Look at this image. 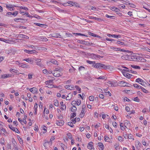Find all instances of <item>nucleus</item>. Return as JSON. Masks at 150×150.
<instances>
[{
  "instance_id": "f8f14e48",
  "label": "nucleus",
  "mask_w": 150,
  "mask_h": 150,
  "mask_svg": "<svg viewBox=\"0 0 150 150\" xmlns=\"http://www.w3.org/2000/svg\"><path fill=\"white\" fill-rule=\"evenodd\" d=\"M29 91L33 93H37L38 92V89L35 87H33L29 89Z\"/></svg>"
},
{
  "instance_id": "2f4dec72",
  "label": "nucleus",
  "mask_w": 150,
  "mask_h": 150,
  "mask_svg": "<svg viewBox=\"0 0 150 150\" xmlns=\"http://www.w3.org/2000/svg\"><path fill=\"white\" fill-rule=\"evenodd\" d=\"M77 42L78 43L85 44V45H86V43H85V42L83 40H78Z\"/></svg>"
},
{
  "instance_id": "8fccbe9b",
  "label": "nucleus",
  "mask_w": 150,
  "mask_h": 150,
  "mask_svg": "<svg viewBox=\"0 0 150 150\" xmlns=\"http://www.w3.org/2000/svg\"><path fill=\"white\" fill-rule=\"evenodd\" d=\"M94 98L93 96H90L89 97V99L90 101H93L94 100Z\"/></svg>"
},
{
  "instance_id": "6e6d98bb",
  "label": "nucleus",
  "mask_w": 150,
  "mask_h": 150,
  "mask_svg": "<svg viewBox=\"0 0 150 150\" xmlns=\"http://www.w3.org/2000/svg\"><path fill=\"white\" fill-rule=\"evenodd\" d=\"M18 11H14L13 13H12V15L14 16H16L18 14Z\"/></svg>"
},
{
  "instance_id": "49530a36",
  "label": "nucleus",
  "mask_w": 150,
  "mask_h": 150,
  "mask_svg": "<svg viewBox=\"0 0 150 150\" xmlns=\"http://www.w3.org/2000/svg\"><path fill=\"white\" fill-rule=\"evenodd\" d=\"M75 70V69L74 67H73V69H70L69 70V71L70 73H74V71Z\"/></svg>"
},
{
  "instance_id": "e2e57ef3",
  "label": "nucleus",
  "mask_w": 150,
  "mask_h": 150,
  "mask_svg": "<svg viewBox=\"0 0 150 150\" xmlns=\"http://www.w3.org/2000/svg\"><path fill=\"white\" fill-rule=\"evenodd\" d=\"M7 148L8 149H11V146L10 144H8L7 145Z\"/></svg>"
},
{
  "instance_id": "2eb2a0df",
  "label": "nucleus",
  "mask_w": 150,
  "mask_h": 150,
  "mask_svg": "<svg viewBox=\"0 0 150 150\" xmlns=\"http://www.w3.org/2000/svg\"><path fill=\"white\" fill-rule=\"evenodd\" d=\"M60 104L61 106H62L61 108H60L62 110H65L66 108V106L65 104H64L63 102H61L60 103Z\"/></svg>"
},
{
  "instance_id": "13d9d810",
  "label": "nucleus",
  "mask_w": 150,
  "mask_h": 150,
  "mask_svg": "<svg viewBox=\"0 0 150 150\" xmlns=\"http://www.w3.org/2000/svg\"><path fill=\"white\" fill-rule=\"evenodd\" d=\"M133 136L131 134L129 135L128 136V138L129 139H132V140H134V139L133 138Z\"/></svg>"
},
{
  "instance_id": "7ed1b4c3",
  "label": "nucleus",
  "mask_w": 150,
  "mask_h": 150,
  "mask_svg": "<svg viewBox=\"0 0 150 150\" xmlns=\"http://www.w3.org/2000/svg\"><path fill=\"white\" fill-rule=\"evenodd\" d=\"M127 84H129V83L124 81H120L117 83V85L122 87L129 86L128 85H127Z\"/></svg>"
},
{
  "instance_id": "4c0bfd02",
  "label": "nucleus",
  "mask_w": 150,
  "mask_h": 150,
  "mask_svg": "<svg viewBox=\"0 0 150 150\" xmlns=\"http://www.w3.org/2000/svg\"><path fill=\"white\" fill-rule=\"evenodd\" d=\"M53 83V81L52 80H49L48 81H46V83L47 85L48 84H49V83H50V84H52Z\"/></svg>"
},
{
  "instance_id": "c9c22d12",
  "label": "nucleus",
  "mask_w": 150,
  "mask_h": 150,
  "mask_svg": "<svg viewBox=\"0 0 150 150\" xmlns=\"http://www.w3.org/2000/svg\"><path fill=\"white\" fill-rule=\"evenodd\" d=\"M76 110H77V108L74 106H73L71 108V111H72V112L75 111Z\"/></svg>"
},
{
  "instance_id": "79ce46f5",
  "label": "nucleus",
  "mask_w": 150,
  "mask_h": 150,
  "mask_svg": "<svg viewBox=\"0 0 150 150\" xmlns=\"http://www.w3.org/2000/svg\"><path fill=\"white\" fill-rule=\"evenodd\" d=\"M90 57L96 59V58L97 55L96 54H91L90 55Z\"/></svg>"
},
{
  "instance_id": "dca6fc26",
  "label": "nucleus",
  "mask_w": 150,
  "mask_h": 150,
  "mask_svg": "<svg viewBox=\"0 0 150 150\" xmlns=\"http://www.w3.org/2000/svg\"><path fill=\"white\" fill-rule=\"evenodd\" d=\"M10 76L11 75L9 74H5L2 75L1 77H0V78L1 79H4Z\"/></svg>"
},
{
  "instance_id": "4be33fe9",
  "label": "nucleus",
  "mask_w": 150,
  "mask_h": 150,
  "mask_svg": "<svg viewBox=\"0 0 150 150\" xmlns=\"http://www.w3.org/2000/svg\"><path fill=\"white\" fill-rule=\"evenodd\" d=\"M54 68L55 69L54 70L59 71L61 72L63 71V69L62 68L58 66H55Z\"/></svg>"
},
{
  "instance_id": "f3484780",
  "label": "nucleus",
  "mask_w": 150,
  "mask_h": 150,
  "mask_svg": "<svg viewBox=\"0 0 150 150\" xmlns=\"http://www.w3.org/2000/svg\"><path fill=\"white\" fill-rule=\"evenodd\" d=\"M35 24L36 25L42 28H46V27L47 26V25H46L42 24L39 23H35Z\"/></svg>"
},
{
  "instance_id": "864d4df0",
  "label": "nucleus",
  "mask_w": 150,
  "mask_h": 150,
  "mask_svg": "<svg viewBox=\"0 0 150 150\" xmlns=\"http://www.w3.org/2000/svg\"><path fill=\"white\" fill-rule=\"evenodd\" d=\"M12 142L13 143V146H16L17 143L14 139H13L12 140Z\"/></svg>"
},
{
  "instance_id": "aec40b11",
  "label": "nucleus",
  "mask_w": 150,
  "mask_h": 150,
  "mask_svg": "<svg viewBox=\"0 0 150 150\" xmlns=\"http://www.w3.org/2000/svg\"><path fill=\"white\" fill-rule=\"evenodd\" d=\"M6 7L9 9L11 11L14 10V9L13 8V6L12 5L6 4Z\"/></svg>"
},
{
  "instance_id": "393cba45",
  "label": "nucleus",
  "mask_w": 150,
  "mask_h": 150,
  "mask_svg": "<svg viewBox=\"0 0 150 150\" xmlns=\"http://www.w3.org/2000/svg\"><path fill=\"white\" fill-rule=\"evenodd\" d=\"M98 145L99 146L100 148L101 149V150H103L104 148V146L102 143L99 142L98 143Z\"/></svg>"
},
{
  "instance_id": "9b49d317",
  "label": "nucleus",
  "mask_w": 150,
  "mask_h": 150,
  "mask_svg": "<svg viewBox=\"0 0 150 150\" xmlns=\"http://www.w3.org/2000/svg\"><path fill=\"white\" fill-rule=\"evenodd\" d=\"M85 109H84V108H82L81 113L80 114V117L81 118H83L85 115Z\"/></svg>"
},
{
  "instance_id": "c03bdc74",
  "label": "nucleus",
  "mask_w": 150,
  "mask_h": 150,
  "mask_svg": "<svg viewBox=\"0 0 150 150\" xmlns=\"http://www.w3.org/2000/svg\"><path fill=\"white\" fill-rule=\"evenodd\" d=\"M55 139L54 137V136H52L50 139L49 142V143H50V145L52 144V141L54 140Z\"/></svg>"
},
{
  "instance_id": "de8ad7c7",
  "label": "nucleus",
  "mask_w": 150,
  "mask_h": 150,
  "mask_svg": "<svg viewBox=\"0 0 150 150\" xmlns=\"http://www.w3.org/2000/svg\"><path fill=\"white\" fill-rule=\"evenodd\" d=\"M19 7L20 9H23L25 10H28V8L26 7H23L22 6H21Z\"/></svg>"
},
{
  "instance_id": "20e7f679",
  "label": "nucleus",
  "mask_w": 150,
  "mask_h": 150,
  "mask_svg": "<svg viewBox=\"0 0 150 150\" xmlns=\"http://www.w3.org/2000/svg\"><path fill=\"white\" fill-rule=\"evenodd\" d=\"M41 59H37L35 60V63L37 65L41 67H43L44 65L41 62Z\"/></svg>"
},
{
  "instance_id": "9d476101",
  "label": "nucleus",
  "mask_w": 150,
  "mask_h": 150,
  "mask_svg": "<svg viewBox=\"0 0 150 150\" xmlns=\"http://www.w3.org/2000/svg\"><path fill=\"white\" fill-rule=\"evenodd\" d=\"M122 73L123 75L126 77L127 78H129L131 77V76H132V75L129 74L128 73L126 72L125 71H122Z\"/></svg>"
},
{
  "instance_id": "72a5a7b5",
  "label": "nucleus",
  "mask_w": 150,
  "mask_h": 150,
  "mask_svg": "<svg viewBox=\"0 0 150 150\" xmlns=\"http://www.w3.org/2000/svg\"><path fill=\"white\" fill-rule=\"evenodd\" d=\"M79 71H84L85 70V68L83 66H80L79 68Z\"/></svg>"
},
{
  "instance_id": "6e6552de",
  "label": "nucleus",
  "mask_w": 150,
  "mask_h": 150,
  "mask_svg": "<svg viewBox=\"0 0 150 150\" xmlns=\"http://www.w3.org/2000/svg\"><path fill=\"white\" fill-rule=\"evenodd\" d=\"M24 51L25 52L28 53V54H32L33 53H36L37 52L34 50H24Z\"/></svg>"
},
{
  "instance_id": "4468645a",
  "label": "nucleus",
  "mask_w": 150,
  "mask_h": 150,
  "mask_svg": "<svg viewBox=\"0 0 150 150\" xmlns=\"http://www.w3.org/2000/svg\"><path fill=\"white\" fill-rule=\"evenodd\" d=\"M64 123V122L62 120L57 121L56 122V124L58 126H62L63 125Z\"/></svg>"
},
{
  "instance_id": "ea45409f",
  "label": "nucleus",
  "mask_w": 150,
  "mask_h": 150,
  "mask_svg": "<svg viewBox=\"0 0 150 150\" xmlns=\"http://www.w3.org/2000/svg\"><path fill=\"white\" fill-rule=\"evenodd\" d=\"M67 135L69 139H71L72 138V136L71 134L70 133H68L67 134Z\"/></svg>"
},
{
  "instance_id": "a19ab883",
  "label": "nucleus",
  "mask_w": 150,
  "mask_h": 150,
  "mask_svg": "<svg viewBox=\"0 0 150 150\" xmlns=\"http://www.w3.org/2000/svg\"><path fill=\"white\" fill-rule=\"evenodd\" d=\"M142 90L144 92L146 93H149L148 91L144 88L143 87L142 88Z\"/></svg>"
},
{
  "instance_id": "b1692460",
  "label": "nucleus",
  "mask_w": 150,
  "mask_h": 150,
  "mask_svg": "<svg viewBox=\"0 0 150 150\" xmlns=\"http://www.w3.org/2000/svg\"><path fill=\"white\" fill-rule=\"evenodd\" d=\"M61 35L59 34L54 33L52 34V36L55 38H60Z\"/></svg>"
},
{
  "instance_id": "6ab92c4d",
  "label": "nucleus",
  "mask_w": 150,
  "mask_h": 150,
  "mask_svg": "<svg viewBox=\"0 0 150 150\" xmlns=\"http://www.w3.org/2000/svg\"><path fill=\"white\" fill-rule=\"evenodd\" d=\"M19 66L23 68H28L29 67L28 65H27L25 64L22 63H20Z\"/></svg>"
},
{
  "instance_id": "c85d7f7f",
  "label": "nucleus",
  "mask_w": 150,
  "mask_h": 150,
  "mask_svg": "<svg viewBox=\"0 0 150 150\" xmlns=\"http://www.w3.org/2000/svg\"><path fill=\"white\" fill-rule=\"evenodd\" d=\"M71 120L74 123H75L76 121L79 122L80 120V119L79 117H78L76 119V118H75L74 120L72 119Z\"/></svg>"
},
{
  "instance_id": "ddd939ff",
  "label": "nucleus",
  "mask_w": 150,
  "mask_h": 150,
  "mask_svg": "<svg viewBox=\"0 0 150 150\" xmlns=\"http://www.w3.org/2000/svg\"><path fill=\"white\" fill-rule=\"evenodd\" d=\"M108 36L109 37H112L114 38H120L121 35H111L110 34H107Z\"/></svg>"
},
{
  "instance_id": "69168bd1",
  "label": "nucleus",
  "mask_w": 150,
  "mask_h": 150,
  "mask_svg": "<svg viewBox=\"0 0 150 150\" xmlns=\"http://www.w3.org/2000/svg\"><path fill=\"white\" fill-rule=\"evenodd\" d=\"M81 103V101L80 100H78L77 101L76 103L78 105H79Z\"/></svg>"
},
{
  "instance_id": "774afa93",
  "label": "nucleus",
  "mask_w": 150,
  "mask_h": 150,
  "mask_svg": "<svg viewBox=\"0 0 150 150\" xmlns=\"http://www.w3.org/2000/svg\"><path fill=\"white\" fill-rule=\"evenodd\" d=\"M12 13L11 12H8L7 13L6 16H9L10 15H12Z\"/></svg>"
},
{
  "instance_id": "5fc2aeb1",
  "label": "nucleus",
  "mask_w": 150,
  "mask_h": 150,
  "mask_svg": "<svg viewBox=\"0 0 150 150\" xmlns=\"http://www.w3.org/2000/svg\"><path fill=\"white\" fill-rule=\"evenodd\" d=\"M117 44H119L121 45H123L124 44V42H121L120 41H117Z\"/></svg>"
},
{
  "instance_id": "f704fd0d",
  "label": "nucleus",
  "mask_w": 150,
  "mask_h": 150,
  "mask_svg": "<svg viewBox=\"0 0 150 150\" xmlns=\"http://www.w3.org/2000/svg\"><path fill=\"white\" fill-rule=\"evenodd\" d=\"M131 67L134 68L135 69H140V67L139 66H137V65H131Z\"/></svg>"
},
{
  "instance_id": "bb28decb",
  "label": "nucleus",
  "mask_w": 150,
  "mask_h": 150,
  "mask_svg": "<svg viewBox=\"0 0 150 150\" xmlns=\"http://www.w3.org/2000/svg\"><path fill=\"white\" fill-rule=\"evenodd\" d=\"M86 62L87 63L90 64H92L93 65L92 66L94 67V65H95L96 62H92L90 60H87Z\"/></svg>"
},
{
  "instance_id": "c756f323",
  "label": "nucleus",
  "mask_w": 150,
  "mask_h": 150,
  "mask_svg": "<svg viewBox=\"0 0 150 150\" xmlns=\"http://www.w3.org/2000/svg\"><path fill=\"white\" fill-rule=\"evenodd\" d=\"M120 128L122 130H124L125 129V128L126 127L125 126H124L122 123L120 124Z\"/></svg>"
},
{
  "instance_id": "3c124183",
  "label": "nucleus",
  "mask_w": 150,
  "mask_h": 150,
  "mask_svg": "<svg viewBox=\"0 0 150 150\" xmlns=\"http://www.w3.org/2000/svg\"><path fill=\"white\" fill-rule=\"evenodd\" d=\"M3 126H0V129H1V131H6V130L3 127H2Z\"/></svg>"
},
{
  "instance_id": "680f3d73",
  "label": "nucleus",
  "mask_w": 150,
  "mask_h": 150,
  "mask_svg": "<svg viewBox=\"0 0 150 150\" xmlns=\"http://www.w3.org/2000/svg\"><path fill=\"white\" fill-rule=\"evenodd\" d=\"M118 139L119 141L120 142H122L123 141V138L121 136L118 137Z\"/></svg>"
},
{
  "instance_id": "0eeeda50",
  "label": "nucleus",
  "mask_w": 150,
  "mask_h": 150,
  "mask_svg": "<svg viewBox=\"0 0 150 150\" xmlns=\"http://www.w3.org/2000/svg\"><path fill=\"white\" fill-rule=\"evenodd\" d=\"M109 86L112 87H115L117 86V84L115 81H109L108 82Z\"/></svg>"
},
{
  "instance_id": "f03ea898",
  "label": "nucleus",
  "mask_w": 150,
  "mask_h": 150,
  "mask_svg": "<svg viewBox=\"0 0 150 150\" xmlns=\"http://www.w3.org/2000/svg\"><path fill=\"white\" fill-rule=\"evenodd\" d=\"M52 74L54 76L56 77H59L62 76V73H61V71L56 70L53 71Z\"/></svg>"
},
{
  "instance_id": "4d7b16f0",
  "label": "nucleus",
  "mask_w": 150,
  "mask_h": 150,
  "mask_svg": "<svg viewBox=\"0 0 150 150\" xmlns=\"http://www.w3.org/2000/svg\"><path fill=\"white\" fill-rule=\"evenodd\" d=\"M19 20H25L24 19H22L21 18H16L14 19V21H16L18 22V21Z\"/></svg>"
},
{
  "instance_id": "58836bf2",
  "label": "nucleus",
  "mask_w": 150,
  "mask_h": 150,
  "mask_svg": "<svg viewBox=\"0 0 150 150\" xmlns=\"http://www.w3.org/2000/svg\"><path fill=\"white\" fill-rule=\"evenodd\" d=\"M133 100L136 102H139V99L137 97L135 98H133Z\"/></svg>"
},
{
  "instance_id": "0e129e2a",
  "label": "nucleus",
  "mask_w": 150,
  "mask_h": 150,
  "mask_svg": "<svg viewBox=\"0 0 150 150\" xmlns=\"http://www.w3.org/2000/svg\"><path fill=\"white\" fill-rule=\"evenodd\" d=\"M105 16L106 17H107V18H112L114 17V16H110L108 15V14H106L105 15Z\"/></svg>"
},
{
  "instance_id": "1a4fd4ad",
  "label": "nucleus",
  "mask_w": 150,
  "mask_h": 150,
  "mask_svg": "<svg viewBox=\"0 0 150 150\" xmlns=\"http://www.w3.org/2000/svg\"><path fill=\"white\" fill-rule=\"evenodd\" d=\"M135 143L136 144L135 146L136 148L138 149H139V148L140 147L142 146V144L140 142L138 141L137 140L135 141Z\"/></svg>"
},
{
  "instance_id": "7c9ffc66",
  "label": "nucleus",
  "mask_w": 150,
  "mask_h": 150,
  "mask_svg": "<svg viewBox=\"0 0 150 150\" xmlns=\"http://www.w3.org/2000/svg\"><path fill=\"white\" fill-rule=\"evenodd\" d=\"M76 113L74 112L71 113V119L73 118L74 117L76 116Z\"/></svg>"
},
{
  "instance_id": "e433bc0d",
  "label": "nucleus",
  "mask_w": 150,
  "mask_h": 150,
  "mask_svg": "<svg viewBox=\"0 0 150 150\" xmlns=\"http://www.w3.org/2000/svg\"><path fill=\"white\" fill-rule=\"evenodd\" d=\"M118 69L120 70L126 71H127V72H129L131 73V71H132V70H125V69H122L121 68H119Z\"/></svg>"
},
{
  "instance_id": "f257e3e1",
  "label": "nucleus",
  "mask_w": 150,
  "mask_h": 150,
  "mask_svg": "<svg viewBox=\"0 0 150 150\" xmlns=\"http://www.w3.org/2000/svg\"><path fill=\"white\" fill-rule=\"evenodd\" d=\"M94 67L96 68L100 69H109L110 68L109 66H108L106 65L99 63H96L95 65L94 66Z\"/></svg>"
},
{
  "instance_id": "052dcab7",
  "label": "nucleus",
  "mask_w": 150,
  "mask_h": 150,
  "mask_svg": "<svg viewBox=\"0 0 150 150\" xmlns=\"http://www.w3.org/2000/svg\"><path fill=\"white\" fill-rule=\"evenodd\" d=\"M88 34L89 35L93 36H96L95 35V34L94 33H92L90 32H88Z\"/></svg>"
},
{
  "instance_id": "39448f33",
  "label": "nucleus",
  "mask_w": 150,
  "mask_h": 150,
  "mask_svg": "<svg viewBox=\"0 0 150 150\" xmlns=\"http://www.w3.org/2000/svg\"><path fill=\"white\" fill-rule=\"evenodd\" d=\"M15 37L17 38H20L26 39H28L29 38V37L28 36L23 34L16 35L15 36Z\"/></svg>"
},
{
  "instance_id": "423d86ee",
  "label": "nucleus",
  "mask_w": 150,
  "mask_h": 150,
  "mask_svg": "<svg viewBox=\"0 0 150 150\" xmlns=\"http://www.w3.org/2000/svg\"><path fill=\"white\" fill-rule=\"evenodd\" d=\"M50 62H51V63H52V64H56L57 65H58V62L56 60L54 59H52L50 61H47V64H50Z\"/></svg>"
},
{
  "instance_id": "5701e85b",
  "label": "nucleus",
  "mask_w": 150,
  "mask_h": 150,
  "mask_svg": "<svg viewBox=\"0 0 150 150\" xmlns=\"http://www.w3.org/2000/svg\"><path fill=\"white\" fill-rule=\"evenodd\" d=\"M93 142H90L89 143H88V144L87 147L89 149H90V150H92V147H93Z\"/></svg>"
},
{
  "instance_id": "37998d69",
  "label": "nucleus",
  "mask_w": 150,
  "mask_h": 150,
  "mask_svg": "<svg viewBox=\"0 0 150 150\" xmlns=\"http://www.w3.org/2000/svg\"><path fill=\"white\" fill-rule=\"evenodd\" d=\"M54 105L56 106H58L59 105L58 101L57 100H54Z\"/></svg>"
},
{
  "instance_id": "09e8293b",
  "label": "nucleus",
  "mask_w": 150,
  "mask_h": 150,
  "mask_svg": "<svg viewBox=\"0 0 150 150\" xmlns=\"http://www.w3.org/2000/svg\"><path fill=\"white\" fill-rule=\"evenodd\" d=\"M127 3V5L129 4V5H130V6L131 7L134 8H135V6L132 4H130L129 3Z\"/></svg>"
},
{
  "instance_id": "a878e982",
  "label": "nucleus",
  "mask_w": 150,
  "mask_h": 150,
  "mask_svg": "<svg viewBox=\"0 0 150 150\" xmlns=\"http://www.w3.org/2000/svg\"><path fill=\"white\" fill-rule=\"evenodd\" d=\"M137 59H139V60H140L141 62H144L146 61L145 59L142 57H137Z\"/></svg>"
},
{
  "instance_id": "a211bd4d",
  "label": "nucleus",
  "mask_w": 150,
  "mask_h": 150,
  "mask_svg": "<svg viewBox=\"0 0 150 150\" xmlns=\"http://www.w3.org/2000/svg\"><path fill=\"white\" fill-rule=\"evenodd\" d=\"M136 81L140 84L141 83H145V81L140 78H138L136 79Z\"/></svg>"
},
{
  "instance_id": "a18cd8bd",
  "label": "nucleus",
  "mask_w": 150,
  "mask_h": 150,
  "mask_svg": "<svg viewBox=\"0 0 150 150\" xmlns=\"http://www.w3.org/2000/svg\"><path fill=\"white\" fill-rule=\"evenodd\" d=\"M9 128L13 131H16L15 127H13L12 125H9Z\"/></svg>"
},
{
  "instance_id": "412c9836",
  "label": "nucleus",
  "mask_w": 150,
  "mask_h": 150,
  "mask_svg": "<svg viewBox=\"0 0 150 150\" xmlns=\"http://www.w3.org/2000/svg\"><path fill=\"white\" fill-rule=\"evenodd\" d=\"M71 86V85H66L64 87L68 90H73L74 88V87L73 86Z\"/></svg>"
},
{
  "instance_id": "bf43d9fd",
  "label": "nucleus",
  "mask_w": 150,
  "mask_h": 150,
  "mask_svg": "<svg viewBox=\"0 0 150 150\" xmlns=\"http://www.w3.org/2000/svg\"><path fill=\"white\" fill-rule=\"evenodd\" d=\"M68 125L71 127H73L74 125L73 123L71 122H68Z\"/></svg>"
},
{
  "instance_id": "603ef678",
  "label": "nucleus",
  "mask_w": 150,
  "mask_h": 150,
  "mask_svg": "<svg viewBox=\"0 0 150 150\" xmlns=\"http://www.w3.org/2000/svg\"><path fill=\"white\" fill-rule=\"evenodd\" d=\"M96 90L100 92H102V90L100 88L98 87H96Z\"/></svg>"
},
{
  "instance_id": "338daca9",
  "label": "nucleus",
  "mask_w": 150,
  "mask_h": 150,
  "mask_svg": "<svg viewBox=\"0 0 150 150\" xmlns=\"http://www.w3.org/2000/svg\"><path fill=\"white\" fill-rule=\"evenodd\" d=\"M75 87L77 90H78L79 91H81V88L77 86H75Z\"/></svg>"
},
{
  "instance_id": "473e14b6",
  "label": "nucleus",
  "mask_w": 150,
  "mask_h": 150,
  "mask_svg": "<svg viewBox=\"0 0 150 150\" xmlns=\"http://www.w3.org/2000/svg\"><path fill=\"white\" fill-rule=\"evenodd\" d=\"M67 3L68 4L71 5L72 6H74L75 5V2L69 1L67 2Z\"/></svg>"
},
{
  "instance_id": "cd10ccee",
  "label": "nucleus",
  "mask_w": 150,
  "mask_h": 150,
  "mask_svg": "<svg viewBox=\"0 0 150 150\" xmlns=\"http://www.w3.org/2000/svg\"><path fill=\"white\" fill-rule=\"evenodd\" d=\"M24 61H25L28 62H30L31 64L33 63V61L30 58L25 59L23 60Z\"/></svg>"
}]
</instances>
